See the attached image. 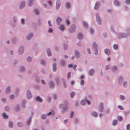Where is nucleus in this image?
Wrapping results in <instances>:
<instances>
[{"instance_id": "f257e3e1", "label": "nucleus", "mask_w": 130, "mask_h": 130, "mask_svg": "<svg viewBox=\"0 0 130 130\" xmlns=\"http://www.w3.org/2000/svg\"><path fill=\"white\" fill-rule=\"evenodd\" d=\"M85 102L87 103L88 105H89L90 103V101H89L86 100H83L81 102V104L83 106L84 105H85Z\"/></svg>"}, {"instance_id": "f03ea898", "label": "nucleus", "mask_w": 130, "mask_h": 130, "mask_svg": "<svg viewBox=\"0 0 130 130\" xmlns=\"http://www.w3.org/2000/svg\"><path fill=\"white\" fill-rule=\"evenodd\" d=\"M103 104L102 103L100 104L99 106V111L100 112H102L103 110Z\"/></svg>"}, {"instance_id": "7ed1b4c3", "label": "nucleus", "mask_w": 130, "mask_h": 130, "mask_svg": "<svg viewBox=\"0 0 130 130\" xmlns=\"http://www.w3.org/2000/svg\"><path fill=\"white\" fill-rule=\"evenodd\" d=\"M24 48L23 47H20L19 50V53L20 55L22 54L24 52Z\"/></svg>"}, {"instance_id": "20e7f679", "label": "nucleus", "mask_w": 130, "mask_h": 130, "mask_svg": "<svg viewBox=\"0 0 130 130\" xmlns=\"http://www.w3.org/2000/svg\"><path fill=\"white\" fill-rule=\"evenodd\" d=\"M83 35L81 33H78L77 35V38L80 39H81L83 38Z\"/></svg>"}, {"instance_id": "39448f33", "label": "nucleus", "mask_w": 130, "mask_h": 130, "mask_svg": "<svg viewBox=\"0 0 130 130\" xmlns=\"http://www.w3.org/2000/svg\"><path fill=\"white\" fill-rule=\"evenodd\" d=\"M27 98L28 99H30L31 97V95L29 91H27Z\"/></svg>"}, {"instance_id": "423d86ee", "label": "nucleus", "mask_w": 130, "mask_h": 130, "mask_svg": "<svg viewBox=\"0 0 130 130\" xmlns=\"http://www.w3.org/2000/svg\"><path fill=\"white\" fill-rule=\"evenodd\" d=\"M71 28H72V29L71 28L70 29V31L71 32H72V31H73L75 30V26L74 25H72L71 26Z\"/></svg>"}, {"instance_id": "0eeeda50", "label": "nucleus", "mask_w": 130, "mask_h": 130, "mask_svg": "<svg viewBox=\"0 0 130 130\" xmlns=\"http://www.w3.org/2000/svg\"><path fill=\"white\" fill-rule=\"evenodd\" d=\"M99 7V3L98 2L96 3L94 7V8L95 9H97Z\"/></svg>"}, {"instance_id": "6e6552de", "label": "nucleus", "mask_w": 130, "mask_h": 130, "mask_svg": "<svg viewBox=\"0 0 130 130\" xmlns=\"http://www.w3.org/2000/svg\"><path fill=\"white\" fill-rule=\"evenodd\" d=\"M105 53L107 55H108L110 53V51L108 49H106L105 50Z\"/></svg>"}, {"instance_id": "1a4fd4ad", "label": "nucleus", "mask_w": 130, "mask_h": 130, "mask_svg": "<svg viewBox=\"0 0 130 130\" xmlns=\"http://www.w3.org/2000/svg\"><path fill=\"white\" fill-rule=\"evenodd\" d=\"M35 100L36 101L40 102H42V99L39 96H37L35 98Z\"/></svg>"}, {"instance_id": "9d476101", "label": "nucleus", "mask_w": 130, "mask_h": 130, "mask_svg": "<svg viewBox=\"0 0 130 130\" xmlns=\"http://www.w3.org/2000/svg\"><path fill=\"white\" fill-rule=\"evenodd\" d=\"M25 2H23L20 4V8H22L24 6Z\"/></svg>"}, {"instance_id": "9b49d317", "label": "nucleus", "mask_w": 130, "mask_h": 130, "mask_svg": "<svg viewBox=\"0 0 130 130\" xmlns=\"http://www.w3.org/2000/svg\"><path fill=\"white\" fill-rule=\"evenodd\" d=\"M61 21V19L59 18H58L56 20V22L57 24L59 25Z\"/></svg>"}, {"instance_id": "f8f14e48", "label": "nucleus", "mask_w": 130, "mask_h": 130, "mask_svg": "<svg viewBox=\"0 0 130 130\" xmlns=\"http://www.w3.org/2000/svg\"><path fill=\"white\" fill-rule=\"evenodd\" d=\"M60 6V4H59V1H57V4L56 5V8L57 9Z\"/></svg>"}, {"instance_id": "ddd939ff", "label": "nucleus", "mask_w": 130, "mask_h": 130, "mask_svg": "<svg viewBox=\"0 0 130 130\" xmlns=\"http://www.w3.org/2000/svg\"><path fill=\"white\" fill-rule=\"evenodd\" d=\"M47 52L48 55V56H50L51 55V53L50 50L49 48H48L47 50Z\"/></svg>"}, {"instance_id": "4468645a", "label": "nucleus", "mask_w": 130, "mask_h": 130, "mask_svg": "<svg viewBox=\"0 0 130 130\" xmlns=\"http://www.w3.org/2000/svg\"><path fill=\"white\" fill-rule=\"evenodd\" d=\"M32 34L30 33L28 35V36L26 38V39L27 40H29L30 39L31 37L32 36Z\"/></svg>"}, {"instance_id": "2eb2a0df", "label": "nucleus", "mask_w": 130, "mask_h": 130, "mask_svg": "<svg viewBox=\"0 0 130 130\" xmlns=\"http://www.w3.org/2000/svg\"><path fill=\"white\" fill-rule=\"evenodd\" d=\"M94 72V70L93 69H91L89 71V75H92Z\"/></svg>"}, {"instance_id": "dca6fc26", "label": "nucleus", "mask_w": 130, "mask_h": 130, "mask_svg": "<svg viewBox=\"0 0 130 130\" xmlns=\"http://www.w3.org/2000/svg\"><path fill=\"white\" fill-rule=\"evenodd\" d=\"M34 0H30L28 2V5L30 6L32 5L34 2Z\"/></svg>"}, {"instance_id": "f3484780", "label": "nucleus", "mask_w": 130, "mask_h": 130, "mask_svg": "<svg viewBox=\"0 0 130 130\" xmlns=\"http://www.w3.org/2000/svg\"><path fill=\"white\" fill-rule=\"evenodd\" d=\"M2 116L3 117L4 119L7 118L8 117V116L6 115L5 113H3L2 114Z\"/></svg>"}, {"instance_id": "a211bd4d", "label": "nucleus", "mask_w": 130, "mask_h": 130, "mask_svg": "<svg viewBox=\"0 0 130 130\" xmlns=\"http://www.w3.org/2000/svg\"><path fill=\"white\" fill-rule=\"evenodd\" d=\"M66 8H69L70 6V5L69 3H66L65 5Z\"/></svg>"}, {"instance_id": "6ab92c4d", "label": "nucleus", "mask_w": 130, "mask_h": 130, "mask_svg": "<svg viewBox=\"0 0 130 130\" xmlns=\"http://www.w3.org/2000/svg\"><path fill=\"white\" fill-rule=\"evenodd\" d=\"M117 120H114L112 121V125H115L117 124Z\"/></svg>"}, {"instance_id": "aec40b11", "label": "nucleus", "mask_w": 130, "mask_h": 130, "mask_svg": "<svg viewBox=\"0 0 130 130\" xmlns=\"http://www.w3.org/2000/svg\"><path fill=\"white\" fill-rule=\"evenodd\" d=\"M59 29L61 30H63L64 29V27L63 25H61L60 26Z\"/></svg>"}, {"instance_id": "412c9836", "label": "nucleus", "mask_w": 130, "mask_h": 130, "mask_svg": "<svg viewBox=\"0 0 130 130\" xmlns=\"http://www.w3.org/2000/svg\"><path fill=\"white\" fill-rule=\"evenodd\" d=\"M119 2L117 1H115L114 2V4L115 5H119Z\"/></svg>"}, {"instance_id": "4be33fe9", "label": "nucleus", "mask_w": 130, "mask_h": 130, "mask_svg": "<svg viewBox=\"0 0 130 130\" xmlns=\"http://www.w3.org/2000/svg\"><path fill=\"white\" fill-rule=\"evenodd\" d=\"M83 24L84 27H86L88 26V24L86 22H83Z\"/></svg>"}, {"instance_id": "5701e85b", "label": "nucleus", "mask_w": 130, "mask_h": 130, "mask_svg": "<svg viewBox=\"0 0 130 130\" xmlns=\"http://www.w3.org/2000/svg\"><path fill=\"white\" fill-rule=\"evenodd\" d=\"M31 122V119L29 118L26 124L27 125H29Z\"/></svg>"}, {"instance_id": "b1692460", "label": "nucleus", "mask_w": 130, "mask_h": 130, "mask_svg": "<svg viewBox=\"0 0 130 130\" xmlns=\"http://www.w3.org/2000/svg\"><path fill=\"white\" fill-rule=\"evenodd\" d=\"M92 116L94 117H96L97 116V113L95 112H93L92 113Z\"/></svg>"}, {"instance_id": "393cba45", "label": "nucleus", "mask_w": 130, "mask_h": 130, "mask_svg": "<svg viewBox=\"0 0 130 130\" xmlns=\"http://www.w3.org/2000/svg\"><path fill=\"white\" fill-rule=\"evenodd\" d=\"M53 69L54 71H55L56 69V65L55 64H53Z\"/></svg>"}, {"instance_id": "a878e982", "label": "nucleus", "mask_w": 130, "mask_h": 130, "mask_svg": "<svg viewBox=\"0 0 130 130\" xmlns=\"http://www.w3.org/2000/svg\"><path fill=\"white\" fill-rule=\"evenodd\" d=\"M34 13L36 15H38L39 13L38 10L36 9L34 10Z\"/></svg>"}, {"instance_id": "bb28decb", "label": "nucleus", "mask_w": 130, "mask_h": 130, "mask_svg": "<svg viewBox=\"0 0 130 130\" xmlns=\"http://www.w3.org/2000/svg\"><path fill=\"white\" fill-rule=\"evenodd\" d=\"M75 93L74 92H72L70 96L71 98H73L75 95Z\"/></svg>"}, {"instance_id": "cd10ccee", "label": "nucleus", "mask_w": 130, "mask_h": 130, "mask_svg": "<svg viewBox=\"0 0 130 130\" xmlns=\"http://www.w3.org/2000/svg\"><path fill=\"white\" fill-rule=\"evenodd\" d=\"M71 73L70 72H69L67 74L68 79H69Z\"/></svg>"}, {"instance_id": "c85d7f7f", "label": "nucleus", "mask_w": 130, "mask_h": 130, "mask_svg": "<svg viewBox=\"0 0 130 130\" xmlns=\"http://www.w3.org/2000/svg\"><path fill=\"white\" fill-rule=\"evenodd\" d=\"M32 60L31 58L30 57H28L27 59V61L29 62H30Z\"/></svg>"}, {"instance_id": "c756f323", "label": "nucleus", "mask_w": 130, "mask_h": 130, "mask_svg": "<svg viewBox=\"0 0 130 130\" xmlns=\"http://www.w3.org/2000/svg\"><path fill=\"white\" fill-rule=\"evenodd\" d=\"M92 45H93V47L94 48H95L97 47V44L95 42L93 43Z\"/></svg>"}, {"instance_id": "7c9ffc66", "label": "nucleus", "mask_w": 130, "mask_h": 130, "mask_svg": "<svg viewBox=\"0 0 130 130\" xmlns=\"http://www.w3.org/2000/svg\"><path fill=\"white\" fill-rule=\"evenodd\" d=\"M84 84V81L83 79H82L80 82V84L82 85H83Z\"/></svg>"}, {"instance_id": "2f4dec72", "label": "nucleus", "mask_w": 130, "mask_h": 130, "mask_svg": "<svg viewBox=\"0 0 130 130\" xmlns=\"http://www.w3.org/2000/svg\"><path fill=\"white\" fill-rule=\"evenodd\" d=\"M120 99L122 100H124L125 99V97L122 95H120Z\"/></svg>"}, {"instance_id": "473e14b6", "label": "nucleus", "mask_w": 130, "mask_h": 130, "mask_svg": "<svg viewBox=\"0 0 130 130\" xmlns=\"http://www.w3.org/2000/svg\"><path fill=\"white\" fill-rule=\"evenodd\" d=\"M75 55L76 56H78L79 55V53L77 51H75Z\"/></svg>"}, {"instance_id": "72a5a7b5", "label": "nucleus", "mask_w": 130, "mask_h": 130, "mask_svg": "<svg viewBox=\"0 0 130 130\" xmlns=\"http://www.w3.org/2000/svg\"><path fill=\"white\" fill-rule=\"evenodd\" d=\"M46 115L45 114H43L42 116V118L43 119H45L46 118Z\"/></svg>"}, {"instance_id": "f704fd0d", "label": "nucleus", "mask_w": 130, "mask_h": 130, "mask_svg": "<svg viewBox=\"0 0 130 130\" xmlns=\"http://www.w3.org/2000/svg\"><path fill=\"white\" fill-rule=\"evenodd\" d=\"M9 126L10 127H12L13 126V124H12V122H9Z\"/></svg>"}, {"instance_id": "c9c22d12", "label": "nucleus", "mask_w": 130, "mask_h": 130, "mask_svg": "<svg viewBox=\"0 0 130 130\" xmlns=\"http://www.w3.org/2000/svg\"><path fill=\"white\" fill-rule=\"evenodd\" d=\"M118 108L121 110H123V107L121 105H119L118 106Z\"/></svg>"}, {"instance_id": "e433bc0d", "label": "nucleus", "mask_w": 130, "mask_h": 130, "mask_svg": "<svg viewBox=\"0 0 130 130\" xmlns=\"http://www.w3.org/2000/svg\"><path fill=\"white\" fill-rule=\"evenodd\" d=\"M126 129L127 130H129L130 129V124H128L126 126Z\"/></svg>"}, {"instance_id": "4c0bfd02", "label": "nucleus", "mask_w": 130, "mask_h": 130, "mask_svg": "<svg viewBox=\"0 0 130 130\" xmlns=\"http://www.w3.org/2000/svg\"><path fill=\"white\" fill-rule=\"evenodd\" d=\"M15 110L16 111H18L19 110V108L18 106H17L15 108Z\"/></svg>"}, {"instance_id": "58836bf2", "label": "nucleus", "mask_w": 130, "mask_h": 130, "mask_svg": "<svg viewBox=\"0 0 130 130\" xmlns=\"http://www.w3.org/2000/svg\"><path fill=\"white\" fill-rule=\"evenodd\" d=\"M113 48L115 49H116L118 48L117 45L116 44H114L113 46Z\"/></svg>"}, {"instance_id": "ea45409f", "label": "nucleus", "mask_w": 130, "mask_h": 130, "mask_svg": "<svg viewBox=\"0 0 130 130\" xmlns=\"http://www.w3.org/2000/svg\"><path fill=\"white\" fill-rule=\"evenodd\" d=\"M50 87H51L52 88L54 87V85L52 82H50Z\"/></svg>"}, {"instance_id": "a19ab883", "label": "nucleus", "mask_w": 130, "mask_h": 130, "mask_svg": "<svg viewBox=\"0 0 130 130\" xmlns=\"http://www.w3.org/2000/svg\"><path fill=\"white\" fill-rule=\"evenodd\" d=\"M118 118L119 121H121L122 119V117L121 116L118 117Z\"/></svg>"}, {"instance_id": "79ce46f5", "label": "nucleus", "mask_w": 130, "mask_h": 130, "mask_svg": "<svg viewBox=\"0 0 130 130\" xmlns=\"http://www.w3.org/2000/svg\"><path fill=\"white\" fill-rule=\"evenodd\" d=\"M125 3L128 4H130V0H127L125 1Z\"/></svg>"}, {"instance_id": "37998d69", "label": "nucleus", "mask_w": 130, "mask_h": 130, "mask_svg": "<svg viewBox=\"0 0 130 130\" xmlns=\"http://www.w3.org/2000/svg\"><path fill=\"white\" fill-rule=\"evenodd\" d=\"M14 96L13 95H11L10 96V98L11 99H12L14 98Z\"/></svg>"}, {"instance_id": "c03bdc74", "label": "nucleus", "mask_w": 130, "mask_h": 130, "mask_svg": "<svg viewBox=\"0 0 130 130\" xmlns=\"http://www.w3.org/2000/svg\"><path fill=\"white\" fill-rule=\"evenodd\" d=\"M123 86L124 87H126L127 86V82L126 81L124 82L123 83Z\"/></svg>"}, {"instance_id": "a18cd8bd", "label": "nucleus", "mask_w": 130, "mask_h": 130, "mask_svg": "<svg viewBox=\"0 0 130 130\" xmlns=\"http://www.w3.org/2000/svg\"><path fill=\"white\" fill-rule=\"evenodd\" d=\"M24 67H22L20 69V70L21 72H22L24 71Z\"/></svg>"}, {"instance_id": "49530a36", "label": "nucleus", "mask_w": 130, "mask_h": 130, "mask_svg": "<svg viewBox=\"0 0 130 130\" xmlns=\"http://www.w3.org/2000/svg\"><path fill=\"white\" fill-rule=\"evenodd\" d=\"M53 113H54V112L53 111H52V112H50L49 113H47V115L48 116H49L50 115L52 114Z\"/></svg>"}, {"instance_id": "de8ad7c7", "label": "nucleus", "mask_w": 130, "mask_h": 130, "mask_svg": "<svg viewBox=\"0 0 130 130\" xmlns=\"http://www.w3.org/2000/svg\"><path fill=\"white\" fill-rule=\"evenodd\" d=\"M73 114H74L73 112L72 111L71 113V114L70 115V117L71 118H72V117L73 116Z\"/></svg>"}, {"instance_id": "09e8293b", "label": "nucleus", "mask_w": 130, "mask_h": 130, "mask_svg": "<svg viewBox=\"0 0 130 130\" xmlns=\"http://www.w3.org/2000/svg\"><path fill=\"white\" fill-rule=\"evenodd\" d=\"M10 90V88L9 87H8L6 90V92L7 93H8Z\"/></svg>"}, {"instance_id": "8fccbe9b", "label": "nucleus", "mask_w": 130, "mask_h": 130, "mask_svg": "<svg viewBox=\"0 0 130 130\" xmlns=\"http://www.w3.org/2000/svg\"><path fill=\"white\" fill-rule=\"evenodd\" d=\"M66 22L67 24L68 25L70 24V22L68 20H67L66 21Z\"/></svg>"}, {"instance_id": "3c124183", "label": "nucleus", "mask_w": 130, "mask_h": 130, "mask_svg": "<svg viewBox=\"0 0 130 130\" xmlns=\"http://www.w3.org/2000/svg\"><path fill=\"white\" fill-rule=\"evenodd\" d=\"M39 78L38 77H36V79H35L36 80L38 83H39Z\"/></svg>"}, {"instance_id": "603ef678", "label": "nucleus", "mask_w": 130, "mask_h": 130, "mask_svg": "<svg viewBox=\"0 0 130 130\" xmlns=\"http://www.w3.org/2000/svg\"><path fill=\"white\" fill-rule=\"evenodd\" d=\"M117 67H116L114 66L112 68V70L113 71L116 70L117 69Z\"/></svg>"}, {"instance_id": "864d4df0", "label": "nucleus", "mask_w": 130, "mask_h": 130, "mask_svg": "<svg viewBox=\"0 0 130 130\" xmlns=\"http://www.w3.org/2000/svg\"><path fill=\"white\" fill-rule=\"evenodd\" d=\"M41 83L44 85H45L46 84V83L43 80H41Z\"/></svg>"}, {"instance_id": "5fc2aeb1", "label": "nucleus", "mask_w": 130, "mask_h": 130, "mask_svg": "<svg viewBox=\"0 0 130 130\" xmlns=\"http://www.w3.org/2000/svg\"><path fill=\"white\" fill-rule=\"evenodd\" d=\"M109 66L107 65L105 67V69L106 70H108L109 69Z\"/></svg>"}, {"instance_id": "6e6d98bb", "label": "nucleus", "mask_w": 130, "mask_h": 130, "mask_svg": "<svg viewBox=\"0 0 130 130\" xmlns=\"http://www.w3.org/2000/svg\"><path fill=\"white\" fill-rule=\"evenodd\" d=\"M77 67V65H74L73 67V69L74 70H76V67Z\"/></svg>"}, {"instance_id": "4d7b16f0", "label": "nucleus", "mask_w": 130, "mask_h": 130, "mask_svg": "<svg viewBox=\"0 0 130 130\" xmlns=\"http://www.w3.org/2000/svg\"><path fill=\"white\" fill-rule=\"evenodd\" d=\"M53 29L52 28H50L49 30H48V32H52Z\"/></svg>"}, {"instance_id": "13d9d810", "label": "nucleus", "mask_w": 130, "mask_h": 130, "mask_svg": "<svg viewBox=\"0 0 130 130\" xmlns=\"http://www.w3.org/2000/svg\"><path fill=\"white\" fill-rule=\"evenodd\" d=\"M18 125L19 126H21L22 125V124L20 122L18 123Z\"/></svg>"}, {"instance_id": "bf43d9fd", "label": "nucleus", "mask_w": 130, "mask_h": 130, "mask_svg": "<svg viewBox=\"0 0 130 130\" xmlns=\"http://www.w3.org/2000/svg\"><path fill=\"white\" fill-rule=\"evenodd\" d=\"M73 66V64H71L69 65L68 66V67L69 68H71V67H72Z\"/></svg>"}, {"instance_id": "052dcab7", "label": "nucleus", "mask_w": 130, "mask_h": 130, "mask_svg": "<svg viewBox=\"0 0 130 130\" xmlns=\"http://www.w3.org/2000/svg\"><path fill=\"white\" fill-rule=\"evenodd\" d=\"M2 101L3 102H5L6 101V98H3L2 99Z\"/></svg>"}, {"instance_id": "680f3d73", "label": "nucleus", "mask_w": 130, "mask_h": 130, "mask_svg": "<svg viewBox=\"0 0 130 130\" xmlns=\"http://www.w3.org/2000/svg\"><path fill=\"white\" fill-rule=\"evenodd\" d=\"M41 63L43 65L45 63V62L44 61L42 60L41 61Z\"/></svg>"}, {"instance_id": "e2e57ef3", "label": "nucleus", "mask_w": 130, "mask_h": 130, "mask_svg": "<svg viewBox=\"0 0 130 130\" xmlns=\"http://www.w3.org/2000/svg\"><path fill=\"white\" fill-rule=\"evenodd\" d=\"M65 64V62L64 61H61V64L62 65H63Z\"/></svg>"}, {"instance_id": "0e129e2a", "label": "nucleus", "mask_w": 130, "mask_h": 130, "mask_svg": "<svg viewBox=\"0 0 130 130\" xmlns=\"http://www.w3.org/2000/svg\"><path fill=\"white\" fill-rule=\"evenodd\" d=\"M21 22L22 24H23L24 23V21L23 19H21Z\"/></svg>"}, {"instance_id": "69168bd1", "label": "nucleus", "mask_w": 130, "mask_h": 130, "mask_svg": "<svg viewBox=\"0 0 130 130\" xmlns=\"http://www.w3.org/2000/svg\"><path fill=\"white\" fill-rule=\"evenodd\" d=\"M94 31L92 29H90V32L91 33H92Z\"/></svg>"}, {"instance_id": "338daca9", "label": "nucleus", "mask_w": 130, "mask_h": 130, "mask_svg": "<svg viewBox=\"0 0 130 130\" xmlns=\"http://www.w3.org/2000/svg\"><path fill=\"white\" fill-rule=\"evenodd\" d=\"M48 23L49 25L50 26H52V25L51 24V22H50V21H48Z\"/></svg>"}, {"instance_id": "774afa93", "label": "nucleus", "mask_w": 130, "mask_h": 130, "mask_svg": "<svg viewBox=\"0 0 130 130\" xmlns=\"http://www.w3.org/2000/svg\"><path fill=\"white\" fill-rule=\"evenodd\" d=\"M87 51H88V53L89 54H90L91 52L90 51V49L89 48H88L87 49Z\"/></svg>"}]
</instances>
